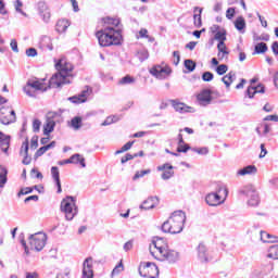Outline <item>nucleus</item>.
Wrapping results in <instances>:
<instances>
[{"label": "nucleus", "instance_id": "26", "mask_svg": "<svg viewBox=\"0 0 278 278\" xmlns=\"http://www.w3.org/2000/svg\"><path fill=\"white\" fill-rule=\"evenodd\" d=\"M235 27L237 31H240V34H244V29H247V21L243 16H238L235 21Z\"/></svg>", "mask_w": 278, "mask_h": 278}, {"label": "nucleus", "instance_id": "61", "mask_svg": "<svg viewBox=\"0 0 278 278\" xmlns=\"http://www.w3.org/2000/svg\"><path fill=\"white\" fill-rule=\"evenodd\" d=\"M131 160H134V154L127 153V154H125V156H123V157L121 159V163H122V164H127V162H129V161H131Z\"/></svg>", "mask_w": 278, "mask_h": 278}, {"label": "nucleus", "instance_id": "3", "mask_svg": "<svg viewBox=\"0 0 278 278\" xmlns=\"http://www.w3.org/2000/svg\"><path fill=\"white\" fill-rule=\"evenodd\" d=\"M61 212L65 215L66 220H73L77 214H79V207H77V198L66 195L61 201Z\"/></svg>", "mask_w": 278, "mask_h": 278}, {"label": "nucleus", "instance_id": "28", "mask_svg": "<svg viewBox=\"0 0 278 278\" xmlns=\"http://www.w3.org/2000/svg\"><path fill=\"white\" fill-rule=\"evenodd\" d=\"M257 173V167L255 165H248L237 172V175H255Z\"/></svg>", "mask_w": 278, "mask_h": 278}, {"label": "nucleus", "instance_id": "33", "mask_svg": "<svg viewBox=\"0 0 278 278\" xmlns=\"http://www.w3.org/2000/svg\"><path fill=\"white\" fill-rule=\"evenodd\" d=\"M8 184V168L0 165V188H5Z\"/></svg>", "mask_w": 278, "mask_h": 278}, {"label": "nucleus", "instance_id": "13", "mask_svg": "<svg viewBox=\"0 0 278 278\" xmlns=\"http://www.w3.org/2000/svg\"><path fill=\"white\" fill-rule=\"evenodd\" d=\"M205 202L211 207H216V206L223 205V203H225V198H223V195H220L218 193L211 192V193L206 194Z\"/></svg>", "mask_w": 278, "mask_h": 278}, {"label": "nucleus", "instance_id": "11", "mask_svg": "<svg viewBox=\"0 0 278 278\" xmlns=\"http://www.w3.org/2000/svg\"><path fill=\"white\" fill-rule=\"evenodd\" d=\"M150 75L153 77H156V79H166L170 73H173V70L170 67H163L161 65H154L152 68H150Z\"/></svg>", "mask_w": 278, "mask_h": 278}, {"label": "nucleus", "instance_id": "38", "mask_svg": "<svg viewBox=\"0 0 278 278\" xmlns=\"http://www.w3.org/2000/svg\"><path fill=\"white\" fill-rule=\"evenodd\" d=\"M267 257H269V260H278V245H271L269 248Z\"/></svg>", "mask_w": 278, "mask_h": 278}, {"label": "nucleus", "instance_id": "2", "mask_svg": "<svg viewBox=\"0 0 278 278\" xmlns=\"http://www.w3.org/2000/svg\"><path fill=\"white\" fill-rule=\"evenodd\" d=\"M100 47H118L123 42V33L112 26H106L104 29L96 33Z\"/></svg>", "mask_w": 278, "mask_h": 278}, {"label": "nucleus", "instance_id": "57", "mask_svg": "<svg viewBox=\"0 0 278 278\" xmlns=\"http://www.w3.org/2000/svg\"><path fill=\"white\" fill-rule=\"evenodd\" d=\"M192 151H194L195 153H199V155H207V153H210V150H207V148H193Z\"/></svg>", "mask_w": 278, "mask_h": 278}, {"label": "nucleus", "instance_id": "25", "mask_svg": "<svg viewBox=\"0 0 278 278\" xmlns=\"http://www.w3.org/2000/svg\"><path fill=\"white\" fill-rule=\"evenodd\" d=\"M223 84H225L226 88H230L233 81H236V72L230 71L224 77H222Z\"/></svg>", "mask_w": 278, "mask_h": 278}, {"label": "nucleus", "instance_id": "15", "mask_svg": "<svg viewBox=\"0 0 278 278\" xmlns=\"http://www.w3.org/2000/svg\"><path fill=\"white\" fill-rule=\"evenodd\" d=\"M81 278H94V271L92 270V257H88L84 261Z\"/></svg>", "mask_w": 278, "mask_h": 278}, {"label": "nucleus", "instance_id": "21", "mask_svg": "<svg viewBox=\"0 0 278 278\" xmlns=\"http://www.w3.org/2000/svg\"><path fill=\"white\" fill-rule=\"evenodd\" d=\"M266 92V87H264V85L260 84L256 87L250 86L247 89V94L249 97V99H253V97H255V94H264Z\"/></svg>", "mask_w": 278, "mask_h": 278}, {"label": "nucleus", "instance_id": "42", "mask_svg": "<svg viewBox=\"0 0 278 278\" xmlns=\"http://www.w3.org/2000/svg\"><path fill=\"white\" fill-rule=\"evenodd\" d=\"M136 83V78H134L130 75H126L124 76L121 80H119V85L121 86H127L129 84H135Z\"/></svg>", "mask_w": 278, "mask_h": 278}, {"label": "nucleus", "instance_id": "14", "mask_svg": "<svg viewBox=\"0 0 278 278\" xmlns=\"http://www.w3.org/2000/svg\"><path fill=\"white\" fill-rule=\"evenodd\" d=\"M37 10L42 21L45 23H48L49 18H51V11H49V7L47 5V2L39 1L37 3Z\"/></svg>", "mask_w": 278, "mask_h": 278}, {"label": "nucleus", "instance_id": "62", "mask_svg": "<svg viewBox=\"0 0 278 278\" xmlns=\"http://www.w3.org/2000/svg\"><path fill=\"white\" fill-rule=\"evenodd\" d=\"M30 149H38V136H34L30 139Z\"/></svg>", "mask_w": 278, "mask_h": 278}, {"label": "nucleus", "instance_id": "43", "mask_svg": "<svg viewBox=\"0 0 278 278\" xmlns=\"http://www.w3.org/2000/svg\"><path fill=\"white\" fill-rule=\"evenodd\" d=\"M125 270V267L123 265V262H119L112 270L111 277H116V275H121Z\"/></svg>", "mask_w": 278, "mask_h": 278}, {"label": "nucleus", "instance_id": "17", "mask_svg": "<svg viewBox=\"0 0 278 278\" xmlns=\"http://www.w3.org/2000/svg\"><path fill=\"white\" fill-rule=\"evenodd\" d=\"M169 103L174 108L175 112H179V114H186L188 112H192V108L188 106L184 102H179L178 100H169Z\"/></svg>", "mask_w": 278, "mask_h": 278}, {"label": "nucleus", "instance_id": "27", "mask_svg": "<svg viewBox=\"0 0 278 278\" xmlns=\"http://www.w3.org/2000/svg\"><path fill=\"white\" fill-rule=\"evenodd\" d=\"M68 27H71V23L68 22V20H59L56 23L55 30L59 34H64V31H66Z\"/></svg>", "mask_w": 278, "mask_h": 278}, {"label": "nucleus", "instance_id": "37", "mask_svg": "<svg viewBox=\"0 0 278 278\" xmlns=\"http://www.w3.org/2000/svg\"><path fill=\"white\" fill-rule=\"evenodd\" d=\"M268 51V45L266 42H258L254 47V53L257 55H262V53H266Z\"/></svg>", "mask_w": 278, "mask_h": 278}, {"label": "nucleus", "instance_id": "9", "mask_svg": "<svg viewBox=\"0 0 278 278\" xmlns=\"http://www.w3.org/2000/svg\"><path fill=\"white\" fill-rule=\"evenodd\" d=\"M31 88L34 90H41L42 92H47V87H45V83H42L38 79L27 80V84L24 87V92L27 94V97H36V94L33 92Z\"/></svg>", "mask_w": 278, "mask_h": 278}, {"label": "nucleus", "instance_id": "39", "mask_svg": "<svg viewBox=\"0 0 278 278\" xmlns=\"http://www.w3.org/2000/svg\"><path fill=\"white\" fill-rule=\"evenodd\" d=\"M185 68H187V71H189V73H194L195 68H197V62L187 59L185 60Z\"/></svg>", "mask_w": 278, "mask_h": 278}, {"label": "nucleus", "instance_id": "31", "mask_svg": "<svg viewBox=\"0 0 278 278\" xmlns=\"http://www.w3.org/2000/svg\"><path fill=\"white\" fill-rule=\"evenodd\" d=\"M72 164H80L83 168H86V159L81 154L76 153L70 157Z\"/></svg>", "mask_w": 278, "mask_h": 278}, {"label": "nucleus", "instance_id": "7", "mask_svg": "<svg viewBox=\"0 0 278 278\" xmlns=\"http://www.w3.org/2000/svg\"><path fill=\"white\" fill-rule=\"evenodd\" d=\"M150 253L155 260H160L161 262H168V264H175L176 262H179V252L175 250H163L162 254H159L155 256V251H153V245H150Z\"/></svg>", "mask_w": 278, "mask_h": 278}, {"label": "nucleus", "instance_id": "35", "mask_svg": "<svg viewBox=\"0 0 278 278\" xmlns=\"http://www.w3.org/2000/svg\"><path fill=\"white\" fill-rule=\"evenodd\" d=\"M215 193L219 194V197H224V201H227V197H229V189H227L226 185H218Z\"/></svg>", "mask_w": 278, "mask_h": 278}, {"label": "nucleus", "instance_id": "59", "mask_svg": "<svg viewBox=\"0 0 278 278\" xmlns=\"http://www.w3.org/2000/svg\"><path fill=\"white\" fill-rule=\"evenodd\" d=\"M173 165L165 163L163 165L157 166V170L162 172V170H173Z\"/></svg>", "mask_w": 278, "mask_h": 278}, {"label": "nucleus", "instance_id": "51", "mask_svg": "<svg viewBox=\"0 0 278 278\" xmlns=\"http://www.w3.org/2000/svg\"><path fill=\"white\" fill-rule=\"evenodd\" d=\"M31 192H34V188H31V187L22 188L20 190V192L17 193V197H23L25 194H31Z\"/></svg>", "mask_w": 278, "mask_h": 278}, {"label": "nucleus", "instance_id": "10", "mask_svg": "<svg viewBox=\"0 0 278 278\" xmlns=\"http://www.w3.org/2000/svg\"><path fill=\"white\" fill-rule=\"evenodd\" d=\"M0 123L2 125H12V123H16V112L14 110L8 108L0 109Z\"/></svg>", "mask_w": 278, "mask_h": 278}, {"label": "nucleus", "instance_id": "40", "mask_svg": "<svg viewBox=\"0 0 278 278\" xmlns=\"http://www.w3.org/2000/svg\"><path fill=\"white\" fill-rule=\"evenodd\" d=\"M137 58L140 62H144L146 60H149V50L141 49L137 52Z\"/></svg>", "mask_w": 278, "mask_h": 278}, {"label": "nucleus", "instance_id": "30", "mask_svg": "<svg viewBox=\"0 0 278 278\" xmlns=\"http://www.w3.org/2000/svg\"><path fill=\"white\" fill-rule=\"evenodd\" d=\"M198 257L201 262H207V248L203 243L198 245Z\"/></svg>", "mask_w": 278, "mask_h": 278}, {"label": "nucleus", "instance_id": "6", "mask_svg": "<svg viewBox=\"0 0 278 278\" xmlns=\"http://www.w3.org/2000/svg\"><path fill=\"white\" fill-rule=\"evenodd\" d=\"M169 223L175 235L181 233L184 225H186V213L184 211H175L169 217Z\"/></svg>", "mask_w": 278, "mask_h": 278}, {"label": "nucleus", "instance_id": "23", "mask_svg": "<svg viewBox=\"0 0 278 278\" xmlns=\"http://www.w3.org/2000/svg\"><path fill=\"white\" fill-rule=\"evenodd\" d=\"M193 12V24L194 27L199 29L203 27V21L201 18V14H203V8L194 7Z\"/></svg>", "mask_w": 278, "mask_h": 278}, {"label": "nucleus", "instance_id": "47", "mask_svg": "<svg viewBox=\"0 0 278 278\" xmlns=\"http://www.w3.org/2000/svg\"><path fill=\"white\" fill-rule=\"evenodd\" d=\"M190 149V146L185 141L184 143L178 144L177 153H188Z\"/></svg>", "mask_w": 278, "mask_h": 278}, {"label": "nucleus", "instance_id": "60", "mask_svg": "<svg viewBox=\"0 0 278 278\" xmlns=\"http://www.w3.org/2000/svg\"><path fill=\"white\" fill-rule=\"evenodd\" d=\"M46 151H48V150L45 146L39 148L35 153V157H42V155H45Z\"/></svg>", "mask_w": 278, "mask_h": 278}, {"label": "nucleus", "instance_id": "29", "mask_svg": "<svg viewBox=\"0 0 278 278\" xmlns=\"http://www.w3.org/2000/svg\"><path fill=\"white\" fill-rule=\"evenodd\" d=\"M53 129H55V121L48 118L43 126V135L49 136L50 134H53Z\"/></svg>", "mask_w": 278, "mask_h": 278}, {"label": "nucleus", "instance_id": "34", "mask_svg": "<svg viewBox=\"0 0 278 278\" xmlns=\"http://www.w3.org/2000/svg\"><path fill=\"white\" fill-rule=\"evenodd\" d=\"M24 147H25V154H24V159L22 161V163L25 166H29V164H31V157H29V141H24Z\"/></svg>", "mask_w": 278, "mask_h": 278}, {"label": "nucleus", "instance_id": "45", "mask_svg": "<svg viewBox=\"0 0 278 278\" xmlns=\"http://www.w3.org/2000/svg\"><path fill=\"white\" fill-rule=\"evenodd\" d=\"M144 175H151V169H143L140 172H136V174L132 177V181H137V179L144 177Z\"/></svg>", "mask_w": 278, "mask_h": 278}, {"label": "nucleus", "instance_id": "32", "mask_svg": "<svg viewBox=\"0 0 278 278\" xmlns=\"http://www.w3.org/2000/svg\"><path fill=\"white\" fill-rule=\"evenodd\" d=\"M261 240L262 242H278V237L273 236L264 230H261Z\"/></svg>", "mask_w": 278, "mask_h": 278}, {"label": "nucleus", "instance_id": "19", "mask_svg": "<svg viewBox=\"0 0 278 278\" xmlns=\"http://www.w3.org/2000/svg\"><path fill=\"white\" fill-rule=\"evenodd\" d=\"M10 140L11 137L9 135L3 134L0 131V149L5 155H10L8 151H10Z\"/></svg>", "mask_w": 278, "mask_h": 278}, {"label": "nucleus", "instance_id": "58", "mask_svg": "<svg viewBox=\"0 0 278 278\" xmlns=\"http://www.w3.org/2000/svg\"><path fill=\"white\" fill-rule=\"evenodd\" d=\"M31 177H35V179H42V173L38 172V169L33 168L30 170Z\"/></svg>", "mask_w": 278, "mask_h": 278}, {"label": "nucleus", "instance_id": "63", "mask_svg": "<svg viewBox=\"0 0 278 278\" xmlns=\"http://www.w3.org/2000/svg\"><path fill=\"white\" fill-rule=\"evenodd\" d=\"M55 278H71V270L66 269L64 274L60 273Z\"/></svg>", "mask_w": 278, "mask_h": 278}, {"label": "nucleus", "instance_id": "41", "mask_svg": "<svg viewBox=\"0 0 278 278\" xmlns=\"http://www.w3.org/2000/svg\"><path fill=\"white\" fill-rule=\"evenodd\" d=\"M71 127H73V129L75 130L81 129V117L79 116L73 117L71 121Z\"/></svg>", "mask_w": 278, "mask_h": 278}, {"label": "nucleus", "instance_id": "48", "mask_svg": "<svg viewBox=\"0 0 278 278\" xmlns=\"http://www.w3.org/2000/svg\"><path fill=\"white\" fill-rule=\"evenodd\" d=\"M215 71L217 75H225V73L229 71V66H227V64H220V65H217Z\"/></svg>", "mask_w": 278, "mask_h": 278}, {"label": "nucleus", "instance_id": "22", "mask_svg": "<svg viewBox=\"0 0 278 278\" xmlns=\"http://www.w3.org/2000/svg\"><path fill=\"white\" fill-rule=\"evenodd\" d=\"M51 175L58 188V194L62 193V181L60 180V168L58 166L51 167Z\"/></svg>", "mask_w": 278, "mask_h": 278}, {"label": "nucleus", "instance_id": "36", "mask_svg": "<svg viewBox=\"0 0 278 278\" xmlns=\"http://www.w3.org/2000/svg\"><path fill=\"white\" fill-rule=\"evenodd\" d=\"M170 223V217L163 223V225L161 226V230L163 231V233L175 235V230L173 229V225Z\"/></svg>", "mask_w": 278, "mask_h": 278}, {"label": "nucleus", "instance_id": "64", "mask_svg": "<svg viewBox=\"0 0 278 278\" xmlns=\"http://www.w3.org/2000/svg\"><path fill=\"white\" fill-rule=\"evenodd\" d=\"M271 51H273L274 55H278V41L273 42Z\"/></svg>", "mask_w": 278, "mask_h": 278}, {"label": "nucleus", "instance_id": "56", "mask_svg": "<svg viewBox=\"0 0 278 278\" xmlns=\"http://www.w3.org/2000/svg\"><path fill=\"white\" fill-rule=\"evenodd\" d=\"M26 55L27 58H36V55H38V50H36V48H28L26 50Z\"/></svg>", "mask_w": 278, "mask_h": 278}, {"label": "nucleus", "instance_id": "50", "mask_svg": "<svg viewBox=\"0 0 278 278\" xmlns=\"http://www.w3.org/2000/svg\"><path fill=\"white\" fill-rule=\"evenodd\" d=\"M23 5V2L21 0L15 1V12H18V14H22V16H27V13H25L23 10H21V7Z\"/></svg>", "mask_w": 278, "mask_h": 278}, {"label": "nucleus", "instance_id": "16", "mask_svg": "<svg viewBox=\"0 0 278 278\" xmlns=\"http://www.w3.org/2000/svg\"><path fill=\"white\" fill-rule=\"evenodd\" d=\"M198 101L200 105H210L212 103V90L210 89H203L199 94H198Z\"/></svg>", "mask_w": 278, "mask_h": 278}, {"label": "nucleus", "instance_id": "4", "mask_svg": "<svg viewBox=\"0 0 278 278\" xmlns=\"http://www.w3.org/2000/svg\"><path fill=\"white\" fill-rule=\"evenodd\" d=\"M238 192L241 197L250 198L248 200V205H250V207H257V205H260V193L252 185L241 187Z\"/></svg>", "mask_w": 278, "mask_h": 278}, {"label": "nucleus", "instance_id": "54", "mask_svg": "<svg viewBox=\"0 0 278 278\" xmlns=\"http://www.w3.org/2000/svg\"><path fill=\"white\" fill-rule=\"evenodd\" d=\"M233 16H236V9L228 8L226 11V18H228V21H231V18H233Z\"/></svg>", "mask_w": 278, "mask_h": 278}, {"label": "nucleus", "instance_id": "46", "mask_svg": "<svg viewBox=\"0 0 278 278\" xmlns=\"http://www.w3.org/2000/svg\"><path fill=\"white\" fill-rule=\"evenodd\" d=\"M103 22L106 25H113L114 27H118V25H121V20H118V18L104 17Z\"/></svg>", "mask_w": 278, "mask_h": 278}, {"label": "nucleus", "instance_id": "55", "mask_svg": "<svg viewBox=\"0 0 278 278\" xmlns=\"http://www.w3.org/2000/svg\"><path fill=\"white\" fill-rule=\"evenodd\" d=\"M202 79L204 81H212V79H214V74L212 72H204L202 74Z\"/></svg>", "mask_w": 278, "mask_h": 278}, {"label": "nucleus", "instance_id": "8", "mask_svg": "<svg viewBox=\"0 0 278 278\" xmlns=\"http://www.w3.org/2000/svg\"><path fill=\"white\" fill-rule=\"evenodd\" d=\"M28 242L33 251L40 252L47 244V233L36 232L28 237Z\"/></svg>", "mask_w": 278, "mask_h": 278}, {"label": "nucleus", "instance_id": "24", "mask_svg": "<svg viewBox=\"0 0 278 278\" xmlns=\"http://www.w3.org/2000/svg\"><path fill=\"white\" fill-rule=\"evenodd\" d=\"M215 40H218L217 49L220 50V47H225V40H227V30L223 29L215 34Z\"/></svg>", "mask_w": 278, "mask_h": 278}, {"label": "nucleus", "instance_id": "5", "mask_svg": "<svg viewBox=\"0 0 278 278\" xmlns=\"http://www.w3.org/2000/svg\"><path fill=\"white\" fill-rule=\"evenodd\" d=\"M139 275L144 278H159L160 268L155 263L141 262L138 268Z\"/></svg>", "mask_w": 278, "mask_h": 278}, {"label": "nucleus", "instance_id": "12", "mask_svg": "<svg viewBox=\"0 0 278 278\" xmlns=\"http://www.w3.org/2000/svg\"><path fill=\"white\" fill-rule=\"evenodd\" d=\"M92 93V89L90 87H86L78 96H73L67 98V101L71 103H75L79 105V103H86L88 101V97Z\"/></svg>", "mask_w": 278, "mask_h": 278}, {"label": "nucleus", "instance_id": "20", "mask_svg": "<svg viewBox=\"0 0 278 278\" xmlns=\"http://www.w3.org/2000/svg\"><path fill=\"white\" fill-rule=\"evenodd\" d=\"M165 241H164V238H160V237H154L153 240H152V247L154 249H156L157 251V254L155 255V257H159V255L163 254L164 251L166 250L165 247Z\"/></svg>", "mask_w": 278, "mask_h": 278}, {"label": "nucleus", "instance_id": "49", "mask_svg": "<svg viewBox=\"0 0 278 278\" xmlns=\"http://www.w3.org/2000/svg\"><path fill=\"white\" fill-rule=\"evenodd\" d=\"M174 175H175V172H173V169H165L161 177L166 181L170 179V177H173Z\"/></svg>", "mask_w": 278, "mask_h": 278}, {"label": "nucleus", "instance_id": "44", "mask_svg": "<svg viewBox=\"0 0 278 278\" xmlns=\"http://www.w3.org/2000/svg\"><path fill=\"white\" fill-rule=\"evenodd\" d=\"M253 40L255 42H258L260 40H263L264 42H268V40H270V36L268 34H262V35L254 34Z\"/></svg>", "mask_w": 278, "mask_h": 278}, {"label": "nucleus", "instance_id": "1", "mask_svg": "<svg viewBox=\"0 0 278 278\" xmlns=\"http://www.w3.org/2000/svg\"><path fill=\"white\" fill-rule=\"evenodd\" d=\"M55 70L58 73L49 80L50 88H60L66 84H72L73 75L71 73H73V64L71 62L66 61V59H60L55 63Z\"/></svg>", "mask_w": 278, "mask_h": 278}, {"label": "nucleus", "instance_id": "52", "mask_svg": "<svg viewBox=\"0 0 278 278\" xmlns=\"http://www.w3.org/2000/svg\"><path fill=\"white\" fill-rule=\"evenodd\" d=\"M40 125H42V122H40V119L33 121V131L35 134H38V131H40Z\"/></svg>", "mask_w": 278, "mask_h": 278}, {"label": "nucleus", "instance_id": "53", "mask_svg": "<svg viewBox=\"0 0 278 278\" xmlns=\"http://www.w3.org/2000/svg\"><path fill=\"white\" fill-rule=\"evenodd\" d=\"M218 51H219L218 58L224 59L225 55H229V51H227V46H225V42H224V46H220V49H218Z\"/></svg>", "mask_w": 278, "mask_h": 278}, {"label": "nucleus", "instance_id": "18", "mask_svg": "<svg viewBox=\"0 0 278 278\" xmlns=\"http://www.w3.org/2000/svg\"><path fill=\"white\" fill-rule=\"evenodd\" d=\"M160 205V198L157 195L149 197L147 200L142 202L140 205V210H153Z\"/></svg>", "mask_w": 278, "mask_h": 278}]
</instances>
